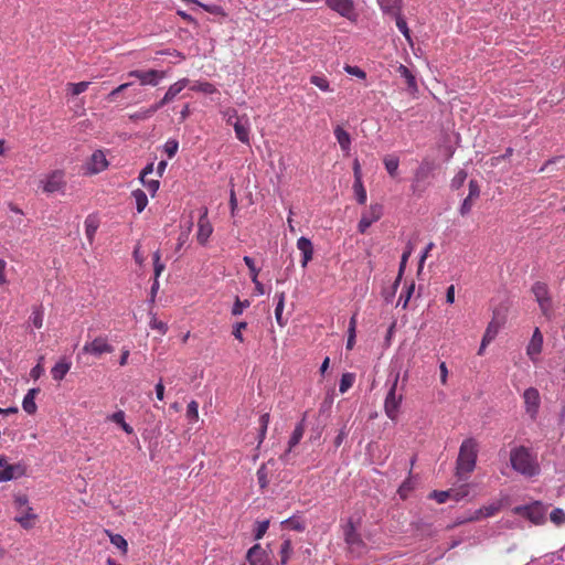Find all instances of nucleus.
Listing matches in <instances>:
<instances>
[{
  "label": "nucleus",
  "instance_id": "1",
  "mask_svg": "<svg viewBox=\"0 0 565 565\" xmlns=\"http://www.w3.org/2000/svg\"><path fill=\"white\" fill-rule=\"evenodd\" d=\"M510 463L514 471L524 477H534L541 472L537 455L524 446L514 447L510 450Z\"/></svg>",
  "mask_w": 565,
  "mask_h": 565
},
{
  "label": "nucleus",
  "instance_id": "2",
  "mask_svg": "<svg viewBox=\"0 0 565 565\" xmlns=\"http://www.w3.org/2000/svg\"><path fill=\"white\" fill-rule=\"evenodd\" d=\"M478 441L472 437L461 441L456 466V475L459 479H468L475 470L478 458Z\"/></svg>",
  "mask_w": 565,
  "mask_h": 565
},
{
  "label": "nucleus",
  "instance_id": "3",
  "mask_svg": "<svg viewBox=\"0 0 565 565\" xmlns=\"http://www.w3.org/2000/svg\"><path fill=\"white\" fill-rule=\"evenodd\" d=\"M13 505L18 511L14 521L26 530L32 529L36 524L39 515L34 513L29 504L28 497L25 494L14 495Z\"/></svg>",
  "mask_w": 565,
  "mask_h": 565
},
{
  "label": "nucleus",
  "instance_id": "4",
  "mask_svg": "<svg viewBox=\"0 0 565 565\" xmlns=\"http://www.w3.org/2000/svg\"><path fill=\"white\" fill-rule=\"evenodd\" d=\"M531 292L537 301L542 315L551 319L553 316V299L548 286L542 281H536L532 285Z\"/></svg>",
  "mask_w": 565,
  "mask_h": 565
},
{
  "label": "nucleus",
  "instance_id": "5",
  "mask_svg": "<svg viewBox=\"0 0 565 565\" xmlns=\"http://www.w3.org/2000/svg\"><path fill=\"white\" fill-rule=\"evenodd\" d=\"M398 376L399 374L395 375L393 384L387 391V394L384 399V413L386 414L387 418L391 419L392 422H397L399 408L403 403V395L396 394Z\"/></svg>",
  "mask_w": 565,
  "mask_h": 565
},
{
  "label": "nucleus",
  "instance_id": "6",
  "mask_svg": "<svg viewBox=\"0 0 565 565\" xmlns=\"http://www.w3.org/2000/svg\"><path fill=\"white\" fill-rule=\"evenodd\" d=\"M513 512L525 516L535 525H541L546 520V507L541 501H534L530 505L516 507L513 509Z\"/></svg>",
  "mask_w": 565,
  "mask_h": 565
},
{
  "label": "nucleus",
  "instance_id": "7",
  "mask_svg": "<svg viewBox=\"0 0 565 565\" xmlns=\"http://www.w3.org/2000/svg\"><path fill=\"white\" fill-rule=\"evenodd\" d=\"M115 348L108 341L107 335H97L92 342H86L82 347V353L90 354L97 359L102 358L103 354L114 352Z\"/></svg>",
  "mask_w": 565,
  "mask_h": 565
},
{
  "label": "nucleus",
  "instance_id": "8",
  "mask_svg": "<svg viewBox=\"0 0 565 565\" xmlns=\"http://www.w3.org/2000/svg\"><path fill=\"white\" fill-rule=\"evenodd\" d=\"M383 217V205L382 203H372L367 211L363 212L358 223V232L365 234L373 223L380 221Z\"/></svg>",
  "mask_w": 565,
  "mask_h": 565
},
{
  "label": "nucleus",
  "instance_id": "9",
  "mask_svg": "<svg viewBox=\"0 0 565 565\" xmlns=\"http://www.w3.org/2000/svg\"><path fill=\"white\" fill-rule=\"evenodd\" d=\"M40 183L44 193H57V191H63L66 186L65 173L61 170L52 171Z\"/></svg>",
  "mask_w": 565,
  "mask_h": 565
},
{
  "label": "nucleus",
  "instance_id": "10",
  "mask_svg": "<svg viewBox=\"0 0 565 565\" xmlns=\"http://www.w3.org/2000/svg\"><path fill=\"white\" fill-rule=\"evenodd\" d=\"M524 408L530 419L535 420L541 407L540 391L535 387H529L523 393Z\"/></svg>",
  "mask_w": 565,
  "mask_h": 565
},
{
  "label": "nucleus",
  "instance_id": "11",
  "mask_svg": "<svg viewBox=\"0 0 565 565\" xmlns=\"http://www.w3.org/2000/svg\"><path fill=\"white\" fill-rule=\"evenodd\" d=\"M128 77H135L137 81H139L140 85H151L157 86L162 78H164L166 73L164 71H157V70H148V71H129L127 73Z\"/></svg>",
  "mask_w": 565,
  "mask_h": 565
},
{
  "label": "nucleus",
  "instance_id": "12",
  "mask_svg": "<svg viewBox=\"0 0 565 565\" xmlns=\"http://www.w3.org/2000/svg\"><path fill=\"white\" fill-rule=\"evenodd\" d=\"M326 6L348 20H355L354 0H324Z\"/></svg>",
  "mask_w": 565,
  "mask_h": 565
},
{
  "label": "nucleus",
  "instance_id": "13",
  "mask_svg": "<svg viewBox=\"0 0 565 565\" xmlns=\"http://www.w3.org/2000/svg\"><path fill=\"white\" fill-rule=\"evenodd\" d=\"M212 225L209 220V210L204 207L198 220L196 239L200 245H205L212 234Z\"/></svg>",
  "mask_w": 565,
  "mask_h": 565
},
{
  "label": "nucleus",
  "instance_id": "14",
  "mask_svg": "<svg viewBox=\"0 0 565 565\" xmlns=\"http://www.w3.org/2000/svg\"><path fill=\"white\" fill-rule=\"evenodd\" d=\"M469 493V484H463L459 489H450L446 491H433L431 497L439 503H445L448 499L461 500Z\"/></svg>",
  "mask_w": 565,
  "mask_h": 565
},
{
  "label": "nucleus",
  "instance_id": "15",
  "mask_svg": "<svg viewBox=\"0 0 565 565\" xmlns=\"http://www.w3.org/2000/svg\"><path fill=\"white\" fill-rule=\"evenodd\" d=\"M543 345V337L541 329L536 327L533 331V334L530 339L529 345L526 348V354L531 359L532 362H537L539 356L542 351Z\"/></svg>",
  "mask_w": 565,
  "mask_h": 565
},
{
  "label": "nucleus",
  "instance_id": "16",
  "mask_svg": "<svg viewBox=\"0 0 565 565\" xmlns=\"http://www.w3.org/2000/svg\"><path fill=\"white\" fill-rule=\"evenodd\" d=\"M25 473V466L22 463H8L6 460V463L3 466H0V483L8 482V480H12L19 477L24 476Z\"/></svg>",
  "mask_w": 565,
  "mask_h": 565
},
{
  "label": "nucleus",
  "instance_id": "17",
  "mask_svg": "<svg viewBox=\"0 0 565 565\" xmlns=\"http://www.w3.org/2000/svg\"><path fill=\"white\" fill-rule=\"evenodd\" d=\"M246 561L249 565H270L268 553L259 544H255L247 551Z\"/></svg>",
  "mask_w": 565,
  "mask_h": 565
},
{
  "label": "nucleus",
  "instance_id": "18",
  "mask_svg": "<svg viewBox=\"0 0 565 565\" xmlns=\"http://www.w3.org/2000/svg\"><path fill=\"white\" fill-rule=\"evenodd\" d=\"M233 129L241 142L249 145V119L246 114H243L241 119L234 121Z\"/></svg>",
  "mask_w": 565,
  "mask_h": 565
},
{
  "label": "nucleus",
  "instance_id": "19",
  "mask_svg": "<svg viewBox=\"0 0 565 565\" xmlns=\"http://www.w3.org/2000/svg\"><path fill=\"white\" fill-rule=\"evenodd\" d=\"M297 247L300 250V254L302 256L301 260H300V265L302 268H306L308 263L310 260H312V255H313L312 243L310 242L309 238L301 236L297 241Z\"/></svg>",
  "mask_w": 565,
  "mask_h": 565
},
{
  "label": "nucleus",
  "instance_id": "20",
  "mask_svg": "<svg viewBox=\"0 0 565 565\" xmlns=\"http://www.w3.org/2000/svg\"><path fill=\"white\" fill-rule=\"evenodd\" d=\"M501 507H502L501 502L490 503L487 507H483V508H480V509L476 510L473 512V514L468 518L467 521L475 522V521L482 520V518H486V516H492V515L497 514V512H499L501 510Z\"/></svg>",
  "mask_w": 565,
  "mask_h": 565
},
{
  "label": "nucleus",
  "instance_id": "21",
  "mask_svg": "<svg viewBox=\"0 0 565 565\" xmlns=\"http://www.w3.org/2000/svg\"><path fill=\"white\" fill-rule=\"evenodd\" d=\"M107 167L106 156L102 150H95L90 161L88 163V169L92 173H98L105 170Z\"/></svg>",
  "mask_w": 565,
  "mask_h": 565
},
{
  "label": "nucleus",
  "instance_id": "22",
  "mask_svg": "<svg viewBox=\"0 0 565 565\" xmlns=\"http://www.w3.org/2000/svg\"><path fill=\"white\" fill-rule=\"evenodd\" d=\"M72 363L66 359H61L51 369V375L54 381L61 382L66 374L71 371Z\"/></svg>",
  "mask_w": 565,
  "mask_h": 565
},
{
  "label": "nucleus",
  "instance_id": "23",
  "mask_svg": "<svg viewBox=\"0 0 565 565\" xmlns=\"http://www.w3.org/2000/svg\"><path fill=\"white\" fill-rule=\"evenodd\" d=\"M433 170V162L423 160L418 168L415 170L414 186L425 182Z\"/></svg>",
  "mask_w": 565,
  "mask_h": 565
},
{
  "label": "nucleus",
  "instance_id": "24",
  "mask_svg": "<svg viewBox=\"0 0 565 565\" xmlns=\"http://www.w3.org/2000/svg\"><path fill=\"white\" fill-rule=\"evenodd\" d=\"M40 390L38 387L30 388L24 395L22 407L28 414H34L38 411L35 398Z\"/></svg>",
  "mask_w": 565,
  "mask_h": 565
},
{
  "label": "nucleus",
  "instance_id": "25",
  "mask_svg": "<svg viewBox=\"0 0 565 565\" xmlns=\"http://www.w3.org/2000/svg\"><path fill=\"white\" fill-rule=\"evenodd\" d=\"M334 135L337 142L339 143L340 148L345 152L349 153L350 147H351V137L348 131L344 130V128L340 125L335 126L334 128Z\"/></svg>",
  "mask_w": 565,
  "mask_h": 565
},
{
  "label": "nucleus",
  "instance_id": "26",
  "mask_svg": "<svg viewBox=\"0 0 565 565\" xmlns=\"http://www.w3.org/2000/svg\"><path fill=\"white\" fill-rule=\"evenodd\" d=\"M344 539L348 545H359L362 540L354 523L349 520L344 526Z\"/></svg>",
  "mask_w": 565,
  "mask_h": 565
},
{
  "label": "nucleus",
  "instance_id": "27",
  "mask_svg": "<svg viewBox=\"0 0 565 565\" xmlns=\"http://www.w3.org/2000/svg\"><path fill=\"white\" fill-rule=\"evenodd\" d=\"M188 84H189L188 78L183 77L182 79L170 85L167 93L164 94V100L172 102L174 99V97L177 95H179L182 89H184L186 87Z\"/></svg>",
  "mask_w": 565,
  "mask_h": 565
},
{
  "label": "nucleus",
  "instance_id": "28",
  "mask_svg": "<svg viewBox=\"0 0 565 565\" xmlns=\"http://www.w3.org/2000/svg\"><path fill=\"white\" fill-rule=\"evenodd\" d=\"M377 3L383 12L390 13L393 17L401 12L402 0H377Z\"/></svg>",
  "mask_w": 565,
  "mask_h": 565
},
{
  "label": "nucleus",
  "instance_id": "29",
  "mask_svg": "<svg viewBox=\"0 0 565 565\" xmlns=\"http://www.w3.org/2000/svg\"><path fill=\"white\" fill-rule=\"evenodd\" d=\"M109 420L119 425L126 434L130 435L134 433V428L128 425V423H126V414L124 411H117L113 413L109 417Z\"/></svg>",
  "mask_w": 565,
  "mask_h": 565
},
{
  "label": "nucleus",
  "instance_id": "30",
  "mask_svg": "<svg viewBox=\"0 0 565 565\" xmlns=\"http://www.w3.org/2000/svg\"><path fill=\"white\" fill-rule=\"evenodd\" d=\"M84 226H85V235H86L88 242L92 244L96 236L98 221L93 216H88V217H86V220L84 222Z\"/></svg>",
  "mask_w": 565,
  "mask_h": 565
},
{
  "label": "nucleus",
  "instance_id": "31",
  "mask_svg": "<svg viewBox=\"0 0 565 565\" xmlns=\"http://www.w3.org/2000/svg\"><path fill=\"white\" fill-rule=\"evenodd\" d=\"M397 72L404 78L409 88L416 89V76L405 66V64H399Z\"/></svg>",
  "mask_w": 565,
  "mask_h": 565
},
{
  "label": "nucleus",
  "instance_id": "32",
  "mask_svg": "<svg viewBox=\"0 0 565 565\" xmlns=\"http://www.w3.org/2000/svg\"><path fill=\"white\" fill-rule=\"evenodd\" d=\"M303 433H305V427H303L302 423L298 424L294 428V431H292L291 436L289 437V449L287 450L285 456H287L290 452V450L297 446V444L300 441L301 437L303 436Z\"/></svg>",
  "mask_w": 565,
  "mask_h": 565
},
{
  "label": "nucleus",
  "instance_id": "33",
  "mask_svg": "<svg viewBox=\"0 0 565 565\" xmlns=\"http://www.w3.org/2000/svg\"><path fill=\"white\" fill-rule=\"evenodd\" d=\"M292 554V546L290 539H286L282 541V544L280 546L279 556H280V564L286 565L288 561L290 559Z\"/></svg>",
  "mask_w": 565,
  "mask_h": 565
},
{
  "label": "nucleus",
  "instance_id": "34",
  "mask_svg": "<svg viewBox=\"0 0 565 565\" xmlns=\"http://www.w3.org/2000/svg\"><path fill=\"white\" fill-rule=\"evenodd\" d=\"M276 298L278 299L277 307L275 309L276 320L279 326H285L286 321H284V319H282V311H284V307H285L286 294L278 292L276 295Z\"/></svg>",
  "mask_w": 565,
  "mask_h": 565
},
{
  "label": "nucleus",
  "instance_id": "35",
  "mask_svg": "<svg viewBox=\"0 0 565 565\" xmlns=\"http://www.w3.org/2000/svg\"><path fill=\"white\" fill-rule=\"evenodd\" d=\"M384 167L386 171L395 177L398 170L399 160L397 157L394 156H386L383 159Z\"/></svg>",
  "mask_w": 565,
  "mask_h": 565
},
{
  "label": "nucleus",
  "instance_id": "36",
  "mask_svg": "<svg viewBox=\"0 0 565 565\" xmlns=\"http://www.w3.org/2000/svg\"><path fill=\"white\" fill-rule=\"evenodd\" d=\"M355 382V374L354 373H344L341 376V381L339 384V391L341 394H345L347 391L353 386Z\"/></svg>",
  "mask_w": 565,
  "mask_h": 565
},
{
  "label": "nucleus",
  "instance_id": "37",
  "mask_svg": "<svg viewBox=\"0 0 565 565\" xmlns=\"http://www.w3.org/2000/svg\"><path fill=\"white\" fill-rule=\"evenodd\" d=\"M310 82L312 85L320 88L322 92H331L330 83L324 75H311Z\"/></svg>",
  "mask_w": 565,
  "mask_h": 565
},
{
  "label": "nucleus",
  "instance_id": "38",
  "mask_svg": "<svg viewBox=\"0 0 565 565\" xmlns=\"http://www.w3.org/2000/svg\"><path fill=\"white\" fill-rule=\"evenodd\" d=\"M132 196L135 198L138 212L143 211L148 204V198L145 191L141 189H136L132 191Z\"/></svg>",
  "mask_w": 565,
  "mask_h": 565
},
{
  "label": "nucleus",
  "instance_id": "39",
  "mask_svg": "<svg viewBox=\"0 0 565 565\" xmlns=\"http://www.w3.org/2000/svg\"><path fill=\"white\" fill-rule=\"evenodd\" d=\"M89 85V82L70 83L67 88L71 95L77 96L86 92Z\"/></svg>",
  "mask_w": 565,
  "mask_h": 565
},
{
  "label": "nucleus",
  "instance_id": "40",
  "mask_svg": "<svg viewBox=\"0 0 565 565\" xmlns=\"http://www.w3.org/2000/svg\"><path fill=\"white\" fill-rule=\"evenodd\" d=\"M152 263L156 277H160L164 270V263L161 262V252L159 249L152 253Z\"/></svg>",
  "mask_w": 565,
  "mask_h": 565
},
{
  "label": "nucleus",
  "instance_id": "41",
  "mask_svg": "<svg viewBox=\"0 0 565 565\" xmlns=\"http://www.w3.org/2000/svg\"><path fill=\"white\" fill-rule=\"evenodd\" d=\"M256 477H257V482L259 484V487L262 489H265L266 487H268V469H267V465H262L259 467V469L257 470L256 472Z\"/></svg>",
  "mask_w": 565,
  "mask_h": 565
},
{
  "label": "nucleus",
  "instance_id": "42",
  "mask_svg": "<svg viewBox=\"0 0 565 565\" xmlns=\"http://www.w3.org/2000/svg\"><path fill=\"white\" fill-rule=\"evenodd\" d=\"M109 539L114 546H116L118 550H121L122 553H127L128 543L124 536H121L119 534H109Z\"/></svg>",
  "mask_w": 565,
  "mask_h": 565
},
{
  "label": "nucleus",
  "instance_id": "43",
  "mask_svg": "<svg viewBox=\"0 0 565 565\" xmlns=\"http://www.w3.org/2000/svg\"><path fill=\"white\" fill-rule=\"evenodd\" d=\"M394 18L396 20V26L398 28V30L402 32V34L404 35V38L407 41H411L412 38H411V32H409L408 25H407L405 19L401 17V12H398L397 15H395Z\"/></svg>",
  "mask_w": 565,
  "mask_h": 565
},
{
  "label": "nucleus",
  "instance_id": "44",
  "mask_svg": "<svg viewBox=\"0 0 565 565\" xmlns=\"http://www.w3.org/2000/svg\"><path fill=\"white\" fill-rule=\"evenodd\" d=\"M151 116H153V111L152 109L149 107V108H141L139 110H137L136 113H132L129 115V119L131 120H147V119H150Z\"/></svg>",
  "mask_w": 565,
  "mask_h": 565
},
{
  "label": "nucleus",
  "instance_id": "45",
  "mask_svg": "<svg viewBox=\"0 0 565 565\" xmlns=\"http://www.w3.org/2000/svg\"><path fill=\"white\" fill-rule=\"evenodd\" d=\"M284 526L296 530V531H302L305 530V523L301 519H298V516H290L288 520L284 521L281 523Z\"/></svg>",
  "mask_w": 565,
  "mask_h": 565
},
{
  "label": "nucleus",
  "instance_id": "46",
  "mask_svg": "<svg viewBox=\"0 0 565 565\" xmlns=\"http://www.w3.org/2000/svg\"><path fill=\"white\" fill-rule=\"evenodd\" d=\"M550 520L557 526L565 524L564 510L559 509V508H555L550 514Z\"/></svg>",
  "mask_w": 565,
  "mask_h": 565
},
{
  "label": "nucleus",
  "instance_id": "47",
  "mask_svg": "<svg viewBox=\"0 0 565 565\" xmlns=\"http://www.w3.org/2000/svg\"><path fill=\"white\" fill-rule=\"evenodd\" d=\"M131 83H122L114 88L107 96L106 99L110 103L116 102L118 99L119 94L125 92V89L129 88Z\"/></svg>",
  "mask_w": 565,
  "mask_h": 565
},
{
  "label": "nucleus",
  "instance_id": "48",
  "mask_svg": "<svg viewBox=\"0 0 565 565\" xmlns=\"http://www.w3.org/2000/svg\"><path fill=\"white\" fill-rule=\"evenodd\" d=\"M192 89L194 92H200L209 95L216 93V87L209 82L198 83L196 85L192 86Z\"/></svg>",
  "mask_w": 565,
  "mask_h": 565
},
{
  "label": "nucleus",
  "instance_id": "49",
  "mask_svg": "<svg viewBox=\"0 0 565 565\" xmlns=\"http://www.w3.org/2000/svg\"><path fill=\"white\" fill-rule=\"evenodd\" d=\"M354 192L356 194L358 202L361 204H364L367 200V195L365 192V188L362 183V181L354 182Z\"/></svg>",
  "mask_w": 565,
  "mask_h": 565
},
{
  "label": "nucleus",
  "instance_id": "50",
  "mask_svg": "<svg viewBox=\"0 0 565 565\" xmlns=\"http://www.w3.org/2000/svg\"><path fill=\"white\" fill-rule=\"evenodd\" d=\"M268 423H269V414L265 413L259 418V443L263 441L267 435Z\"/></svg>",
  "mask_w": 565,
  "mask_h": 565
},
{
  "label": "nucleus",
  "instance_id": "51",
  "mask_svg": "<svg viewBox=\"0 0 565 565\" xmlns=\"http://www.w3.org/2000/svg\"><path fill=\"white\" fill-rule=\"evenodd\" d=\"M185 416L190 422H198V403L196 401H191L186 405Z\"/></svg>",
  "mask_w": 565,
  "mask_h": 565
},
{
  "label": "nucleus",
  "instance_id": "52",
  "mask_svg": "<svg viewBox=\"0 0 565 565\" xmlns=\"http://www.w3.org/2000/svg\"><path fill=\"white\" fill-rule=\"evenodd\" d=\"M198 7L204 9L205 11H207L210 13L220 14L223 18L226 17V12L224 11V9L221 6L204 4V3L198 2Z\"/></svg>",
  "mask_w": 565,
  "mask_h": 565
},
{
  "label": "nucleus",
  "instance_id": "53",
  "mask_svg": "<svg viewBox=\"0 0 565 565\" xmlns=\"http://www.w3.org/2000/svg\"><path fill=\"white\" fill-rule=\"evenodd\" d=\"M250 302L248 300H241L238 297L235 299V302L232 307V315L238 316L242 315L245 308H248Z\"/></svg>",
  "mask_w": 565,
  "mask_h": 565
},
{
  "label": "nucleus",
  "instance_id": "54",
  "mask_svg": "<svg viewBox=\"0 0 565 565\" xmlns=\"http://www.w3.org/2000/svg\"><path fill=\"white\" fill-rule=\"evenodd\" d=\"M497 335H498V324L492 321L486 328L483 337H484L486 341H489L491 343Z\"/></svg>",
  "mask_w": 565,
  "mask_h": 565
},
{
  "label": "nucleus",
  "instance_id": "55",
  "mask_svg": "<svg viewBox=\"0 0 565 565\" xmlns=\"http://www.w3.org/2000/svg\"><path fill=\"white\" fill-rule=\"evenodd\" d=\"M223 117L228 125L234 126V121L242 118L237 110L234 108H227L223 111Z\"/></svg>",
  "mask_w": 565,
  "mask_h": 565
},
{
  "label": "nucleus",
  "instance_id": "56",
  "mask_svg": "<svg viewBox=\"0 0 565 565\" xmlns=\"http://www.w3.org/2000/svg\"><path fill=\"white\" fill-rule=\"evenodd\" d=\"M415 290V285L412 284L411 286H408V288L406 289V292L405 295L402 294L397 300V306H402L403 308H406L407 307V303L413 295Z\"/></svg>",
  "mask_w": 565,
  "mask_h": 565
},
{
  "label": "nucleus",
  "instance_id": "57",
  "mask_svg": "<svg viewBox=\"0 0 565 565\" xmlns=\"http://www.w3.org/2000/svg\"><path fill=\"white\" fill-rule=\"evenodd\" d=\"M411 253H412V249L408 248L406 250H404L403 253V256H402V259H401V264H399V271H398V276L396 278V281L394 282V287H396L398 284H399V279L404 273V269H405V266H406V263H407V259L409 258L411 256Z\"/></svg>",
  "mask_w": 565,
  "mask_h": 565
},
{
  "label": "nucleus",
  "instance_id": "58",
  "mask_svg": "<svg viewBox=\"0 0 565 565\" xmlns=\"http://www.w3.org/2000/svg\"><path fill=\"white\" fill-rule=\"evenodd\" d=\"M243 262L245 263L246 267L248 268L252 277V281H255V278L258 277L259 270L255 266V260L248 256H245L243 258Z\"/></svg>",
  "mask_w": 565,
  "mask_h": 565
},
{
  "label": "nucleus",
  "instance_id": "59",
  "mask_svg": "<svg viewBox=\"0 0 565 565\" xmlns=\"http://www.w3.org/2000/svg\"><path fill=\"white\" fill-rule=\"evenodd\" d=\"M414 488L412 481L409 478L405 479L403 481V483L399 486L397 492H398V495L402 498V499H405L407 495H408V492Z\"/></svg>",
  "mask_w": 565,
  "mask_h": 565
},
{
  "label": "nucleus",
  "instance_id": "60",
  "mask_svg": "<svg viewBox=\"0 0 565 565\" xmlns=\"http://www.w3.org/2000/svg\"><path fill=\"white\" fill-rule=\"evenodd\" d=\"M178 142L175 141V139H169L166 143H164V151L167 153V156L169 158H173L175 156V152L178 151Z\"/></svg>",
  "mask_w": 565,
  "mask_h": 565
},
{
  "label": "nucleus",
  "instance_id": "61",
  "mask_svg": "<svg viewBox=\"0 0 565 565\" xmlns=\"http://www.w3.org/2000/svg\"><path fill=\"white\" fill-rule=\"evenodd\" d=\"M247 327V323L246 322H237L233 330H232V335L239 340L242 343L244 341V337H243V330Z\"/></svg>",
  "mask_w": 565,
  "mask_h": 565
},
{
  "label": "nucleus",
  "instance_id": "62",
  "mask_svg": "<svg viewBox=\"0 0 565 565\" xmlns=\"http://www.w3.org/2000/svg\"><path fill=\"white\" fill-rule=\"evenodd\" d=\"M268 525H269L268 521L258 522L255 533H254V537L256 540L262 539L267 533Z\"/></svg>",
  "mask_w": 565,
  "mask_h": 565
},
{
  "label": "nucleus",
  "instance_id": "63",
  "mask_svg": "<svg viewBox=\"0 0 565 565\" xmlns=\"http://www.w3.org/2000/svg\"><path fill=\"white\" fill-rule=\"evenodd\" d=\"M466 178H467L466 171H463V170L458 171L451 181V185L454 188L462 186L463 182L466 181Z\"/></svg>",
  "mask_w": 565,
  "mask_h": 565
},
{
  "label": "nucleus",
  "instance_id": "64",
  "mask_svg": "<svg viewBox=\"0 0 565 565\" xmlns=\"http://www.w3.org/2000/svg\"><path fill=\"white\" fill-rule=\"evenodd\" d=\"M344 70H345V72L348 74L358 76L360 78H365L366 77V73L363 70L359 68L358 66H349V64H347Z\"/></svg>",
  "mask_w": 565,
  "mask_h": 565
}]
</instances>
